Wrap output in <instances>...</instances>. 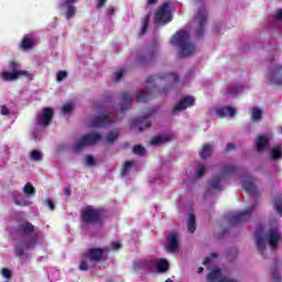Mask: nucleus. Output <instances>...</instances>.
Segmentation results:
<instances>
[{
    "label": "nucleus",
    "mask_w": 282,
    "mask_h": 282,
    "mask_svg": "<svg viewBox=\"0 0 282 282\" xmlns=\"http://www.w3.org/2000/svg\"><path fill=\"white\" fill-rule=\"evenodd\" d=\"M131 102H133V98L131 97V95H129V93H121V107L120 113H124V111H129V105H131Z\"/></svg>",
    "instance_id": "nucleus-22"
},
{
    "label": "nucleus",
    "mask_w": 282,
    "mask_h": 282,
    "mask_svg": "<svg viewBox=\"0 0 282 282\" xmlns=\"http://www.w3.org/2000/svg\"><path fill=\"white\" fill-rule=\"evenodd\" d=\"M122 76H124V69L118 70L116 73L115 83H119V80H122Z\"/></svg>",
    "instance_id": "nucleus-48"
},
{
    "label": "nucleus",
    "mask_w": 282,
    "mask_h": 282,
    "mask_svg": "<svg viewBox=\"0 0 282 282\" xmlns=\"http://www.w3.org/2000/svg\"><path fill=\"white\" fill-rule=\"evenodd\" d=\"M270 158H271V160H273L275 162H276V160H282V143L274 145L270 150Z\"/></svg>",
    "instance_id": "nucleus-28"
},
{
    "label": "nucleus",
    "mask_w": 282,
    "mask_h": 282,
    "mask_svg": "<svg viewBox=\"0 0 282 282\" xmlns=\"http://www.w3.org/2000/svg\"><path fill=\"white\" fill-rule=\"evenodd\" d=\"M218 254L217 253H212L213 259H217Z\"/></svg>",
    "instance_id": "nucleus-63"
},
{
    "label": "nucleus",
    "mask_w": 282,
    "mask_h": 282,
    "mask_svg": "<svg viewBox=\"0 0 282 282\" xmlns=\"http://www.w3.org/2000/svg\"><path fill=\"white\" fill-rule=\"evenodd\" d=\"M44 205L50 208V210H56V205L54 204V200L52 199H46L44 202Z\"/></svg>",
    "instance_id": "nucleus-46"
},
{
    "label": "nucleus",
    "mask_w": 282,
    "mask_h": 282,
    "mask_svg": "<svg viewBox=\"0 0 282 282\" xmlns=\"http://www.w3.org/2000/svg\"><path fill=\"white\" fill-rule=\"evenodd\" d=\"M269 85L274 87H282V66L276 65L270 68Z\"/></svg>",
    "instance_id": "nucleus-14"
},
{
    "label": "nucleus",
    "mask_w": 282,
    "mask_h": 282,
    "mask_svg": "<svg viewBox=\"0 0 282 282\" xmlns=\"http://www.w3.org/2000/svg\"><path fill=\"white\" fill-rule=\"evenodd\" d=\"M155 3H158V0H148L147 1L148 6H155Z\"/></svg>",
    "instance_id": "nucleus-60"
},
{
    "label": "nucleus",
    "mask_w": 282,
    "mask_h": 282,
    "mask_svg": "<svg viewBox=\"0 0 282 282\" xmlns=\"http://www.w3.org/2000/svg\"><path fill=\"white\" fill-rule=\"evenodd\" d=\"M187 230L188 232H195V230H197L195 214H189Z\"/></svg>",
    "instance_id": "nucleus-30"
},
{
    "label": "nucleus",
    "mask_w": 282,
    "mask_h": 282,
    "mask_svg": "<svg viewBox=\"0 0 282 282\" xmlns=\"http://www.w3.org/2000/svg\"><path fill=\"white\" fill-rule=\"evenodd\" d=\"M279 132L282 133V126L279 127Z\"/></svg>",
    "instance_id": "nucleus-64"
},
{
    "label": "nucleus",
    "mask_w": 282,
    "mask_h": 282,
    "mask_svg": "<svg viewBox=\"0 0 282 282\" xmlns=\"http://www.w3.org/2000/svg\"><path fill=\"white\" fill-rule=\"evenodd\" d=\"M173 21V15L171 11H169V2H164L154 15V23L156 25H166V23H171Z\"/></svg>",
    "instance_id": "nucleus-7"
},
{
    "label": "nucleus",
    "mask_w": 282,
    "mask_h": 282,
    "mask_svg": "<svg viewBox=\"0 0 282 282\" xmlns=\"http://www.w3.org/2000/svg\"><path fill=\"white\" fill-rule=\"evenodd\" d=\"M239 91H243V87L239 86V87L228 88L229 96H237V94H239Z\"/></svg>",
    "instance_id": "nucleus-40"
},
{
    "label": "nucleus",
    "mask_w": 282,
    "mask_h": 282,
    "mask_svg": "<svg viewBox=\"0 0 282 282\" xmlns=\"http://www.w3.org/2000/svg\"><path fill=\"white\" fill-rule=\"evenodd\" d=\"M216 113L219 118H226L227 116H229V118H235L237 110L232 107H225L216 109Z\"/></svg>",
    "instance_id": "nucleus-25"
},
{
    "label": "nucleus",
    "mask_w": 282,
    "mask_h": 282,
    "mask_svg": "<svg viewBox=\"0 0 282 282\" xmlns=\"http://www.w3.org/2000/svg\"><path fill=\"white\" fill-rule=\"evenodd\" d=\"M173 140L169 134L165 135H156L153 137L151 140L152 147H162L163 144H166Z\"/></svg>",
    "instance_id": "nucleus-26"
},
{
    "label": "nucleus",
    "mask_w": 282,
    "mask_h": 282,
    "mask_svg": "<svg viewBox=\"0 0 282 282\" xmlns=\"http://www.w3.org/2000/svg\"><path fill=\"white\" fill-rule=\"evenodd\" d=\"M107 14H108V17H113V14H116V8L109 7L107 9Z\"/></svg>",
    "instance_id": "nucleus-55"
},
{
    "label": "nucleus",
    "mask_w": 282,
    "mask_h": 282,
    "mask_svg": "<svg viewBox=\"0 0 282 282\" xmlns=\"http://www.w3.org/2000/svg\"><path fill=\"white\" fill-rule=\"evenodd\" d=\"M72 109H74L73 104H66L63 106V113H72Z\"/></svg>",
    "instance_id": "nucleus-47"
},
{
    "label": "nucleus",
    "mask_w": 282,
    "mask_h": 282,
    "mask_svg": "<svg viewBox=\"0 0 282 282\" xmlns=\"http://www.w3.org/2000/svg\"><path fill=\"white\" fill-rule=\"evenodd\" d=\"M199 155L202 158V160H208V158H210V155H213V145L206 143L203 145V149L199 152Z\"/></svg>",
    "instance_id": "nucleus-29"
},
{
    "label": "nucleus",
    "mask_w": 282,
    "mask_h": 282,
    "mask_svg": "<svg viewBox=\"0 0 282 282\" xmlns=\"http://www.w3.org/2000/svg\"><path fill=\"white\" fill-rule=\"evenodd\" d=\"M274 19H275L276 21H282V10H281V9H279V10L276 11V13H275V15H274Z\"/></svg>",
    "instance_id": "nucleus-56"
},
{
    "label": "nucleus",
    "mask_w": 282,
    "mask_h": 282,
    "mask_svg": "<svg viewBox=\"0 0 282 282\" xmlns=\"http://www.w3.org/2000/svg\"><path fill=\"white\" fill-rule=\"evenodd\" d=\"M158 272H167L169 271V261L166 259H161L156 263Z\"/></svg>",
    "instance_id": "nucleus-32"
},
{
    "label": "nucleus",
    "mask_w": 282,
    "mask_h": 282,
    "mask_svg": "<svg viewBox=\"0 0 282 282\" xmlns=\"http://www.w3.org/2000/svg\"><path fill=\"white\" fill-rule=\"evenodd\" d=\"M54 118V109L43 108L42 115L37 116L36 122L40 127H47Z\"/></svg>",
    "instance_id": "nucleus-16"
},
{
    "label": "nucleus",
    "mask_w": 282,
    "mask_h": 282,
    "mask_svg": "<svg viewBox=\"0 0 282 282\" xmlns=\"http://www.w3.org/2000/svg\"><path fill=\"white\" fill-rule=\"evenodd\" d=\"M111 248H112V250H120V248H122V245L118 241H113L111 243Z\"/></svg>",
    "instance_id": "nucleus-53"
},
{
    "label": "nucleus",
    "mask_w": 282,
    "mask_h": 282,
    "mask_svg": "<svg viewBox=\"0 0 282 282\" xmlns=\"http://www.w3.org/2000/svg\"><path fill=\"white\" fill-rule=\"evenodd\" d=\"M97 9L101 10V8H105V6L107 4V0H97Z\"/></svg>",
    "instance_id": "nucleus-54"
},
{
    "label": "nucleus",
    "mask_w": 282,
    "mask_h": 282,
    "mask_svg": "<svg viewBox=\"0 0 282 282\" xmlns=\"http://www.w3.org/2000/svg\"><path fill=\"white\" fill-rule=\"evenodd\" d=\"M15 205L17 206H28V202H21V200H19V199H15Z\"/></svg>",
    "instance_id": "nucleus-58"
},
{
    "label": "nucleus",
    "mask_w": 282,
    "mask_h": 282,
    "mask_svg": "<svg viewBox=\"0 0 282 282\" xmlns=\"http://www.w3.org/2000/svg\"><path fill=\"white\" fill-rule=\"evenodd\" d=\"M9 67L11 69V72H26V70H19V63L11 61L9 63Z\"/></svg>",
    "instance_id": "nucleus-44"
},
{
    "label": "nucleus",
    "mask_w": 282,
    "mask_h": 282,
    "mask_svg": "<svg viewBox=\"0 0 282 282\" xmlns=\"http://www.w3.org/2000/svg\"><path fill=\"white\" fill-rule=\"evenodd\" d=\"M133 268L134 270H142L144 268V261H135Z\"/></svg>",
    "instance_id": "nucleus-52"
},
{
    "label": "nucleus",
    "mask_w": 282,
    "mask_h": 282,
    "mask_svg": "<svg viewBox=\"0 0 282 282\" xmlns=\"http://www.w3.org/2000/svg\"><path fill=\"white\" fill-rule=\"evenodd\" d=\"M132 166H133L132 161H126L121 169V177H127V175L130 173Z\"/></svg>",
    "instance_id": "nucleus-34"
},
{
    "label": "nucleus",
    "mask_w": 282,
    "mask_h": 282,
    "mask_svg": "<svg viewBox=\"0 0 282 282\" xmlns=\"http://www.w3.org/2000/svg\"><path fill=\"white\" fill-rule=\"evenodd\" d=\"M79 270L87 272L89 270V264H87V261H80L79 262Z\"/></svg>",
    "instance_id": "nucleus-49"
},
{
    "label": "nucleus",
    "mask_w": 282,
    "mask_h": 282,
    "mask_svg": "<svg viewBox=\"0 0 282 282\" xmlns=\"http://www.w3.org/2000/svg\"><path fill=\"white\" fill-rule=\"evenodd\" d=\"M271 276H272L273 281L281 282V273H279V269L276 267H274L271 270Z\"/></svg>",
    "instance_id": "nucleus-39"
},
{
    "label": "nucleus",
    "mask_w": 282,
    "mask_h": 282,
    "mask_svg": "<svg viewBox=\"0 0 282 282\" xmlns=\"http://www.w3.org/2000/svg\"><path fill=\"white\" fill-rule=\"evenodd\" d=\"M109 124V116L107 115H100L95 117L91 121H90V127H105Z\"/></svg>",
    "instance_id": "nucleus-24"
},
{
    "label": "nucleus",
    "mask_w": 282,
    "mask_h": 282,
    "mask_svg": "<svg viewBox=\"0 0 282 282\" xmlns=\"http://www.w3.org/2000/svg\"><path fill=\"white\" fill-rule=\"evenodd\" d=\"M153 91H154L155 96H163V94L169 93V87L158 88L156 86H154L152 90H141L137 95V102H149V100H151V96H152Z\"/></svg>",
    "instance_id": "nucleus-9"
},
{
    "label": "nucleus",
    "mask_w": 282,
    "mask_h": 282,
    "mask_svg": "<svg viewBox=\"0 0 282 282\" xmlns=\"http://www.w3.org/2000/svg\"><path fill=\"white\" fill-rule=\"evenodd\" d=\"M23 192L25 193V195H29V196L34 195V193H36V188H34L32 186V183L29 182L24 185Z\"/></svg>",
    "instance_id": "nucleus-37"
},
{
    "label": "nucleus",
    "mask_w": 282,
    "mask_h": 282,
    "mask_svg": "<svg viewBox=\"0 0 282 282\" xmlns=\"http://www.w3.org/2000/svg\"><path fill=\"white\" fill-rule=\"evenodd\" d=\"M100 140H102V135L100 133H87L75 142L73 151L74 153H80L83 149L94 147V144H97Z\"/></svg>",
    "instance_id": "nucleus-5"
},
{
    "label": "nucleus",
    "mask_w": 282,
    "mask_h": 282,
    "mask_svg": "<svg viewBox=\"0 0 282 282\" xmlns=\"http://www.w3.org/2000/svg\"><path fill=\"white\" fill-rule=\"evenodd\" d=\"M151 21V13H148L144 18H143V25L141 28V32L140 35L143 36V34H147V31L149 30V23Z\"/></svg>",
    "instance_id": "nucleus-33"
},
{
    "label": "nucleus",
    "mask_w": 282,
    "mask_h": 282,
    "mask_svg": "<svg viewBox=\"0 0 282 282\" xmlns=\"http://www.w3.org/2000/svg\"><path fill=\"white\" fill-rule=\"evenodd\" d=\"M105 209L94 208L93 206H87L80 213V219L83 224H102Z\"/></svg>",
    "instance_id": "nucleus-4"
},
{
    "label": "nucleus",
    "mask_w": 282,
    "mask_h": 282,
    "mask_svg": "<svg viewBox=\"0 0 282 282\" xmlns=\"http://www.w3.org/2000/svg\"><path fill=\"white\" fill-rule=\"evenodd\" d=\"M0 113L1 116H10V109H8L6 106H0Z\"/></svg>",
    "instance_id": "nucleus-51"
},
{
    "label": "nucleus",
    "mask_w": 282,
    "mask_h": 282,
    "mask_svg": "<svg viewBox=\"0 0 282 282\" xmlns=\"http://www.w3.org/2000/svg\"><path fill=\"white\" fill-rule=\"evenodd\" d=\"M221 276V270L219 268H215L212 270V272L208 273L207 275V281L208 282H239L237 280L232 279H219Z\"/></svg>",
    "instance_id": "nucleus-19"
},
{
    "label": "nucleus",
    "mask_w": 282,
    "mask_h": 282,
    "mask_svg": "<svg viewBox=\"0 0 282 282\" xmlns=\"http://www.w3.org/2000/svg\"><path fill=\"white\" fill-rule=\"evenodd\" d=\"M171 45L178 48V58H188L195 54V44L191 43V33L177 31L170 40Z\"/></svg>",
    "instance_id": "nucleus-3"
},
{
    "label": "nucleus",
    "mask_w": 282,
    "mask_h": 282,
    "mask_svg": "<svg viewBox=\"0 0 282 282\" xmlns=\"http://www.w3.org/2000/svg\"><path fill=\"white\" fill-rule=\"evenodd\" d=\"M196 18L198 19L196 36L197 39H202V36H204V31L206 30V23L208 22V13L206 12V9H199Z\"/></svg>",
    "instance_id": "nucleus-13"
},
{
    "label": "nucleus",
    "mask_w": 282,
    "mask_h": 282,
    "mask_svg": "<svg viewBox=\"0 0 282 282\" xmlns=\"http://www.w3.org/2000/svg\"><path fill=\"white\" fill-rule=\"evenodd\" d=\"M65 195H66V197H72V188L66 187L65 188Z\"/></svg>",
    "instance_id": "nucleus-59"
},
{
    "label": "nucleus",
    "mask_w": 282,
    "mask_h": 282,
    "mask_svg": "<svg viewBox=\"0 0 282 282\" xmlns=\"http://www.w3.org/2000/svg\"><path fill=\"white\" fill-rule=\"evenodd\" d=\"M208 263H210V258H205L203 261V265H208Z\"/></svg>",
    "instance_id": "nucleus-61"
},
{
    "label": "nucleus",
    "mask_w": 282,
    "mask_h": 282,
    "mask_svg": "<svg viewBox=\"0 0 282 282\" xmlns=\"http://www.w3.org/2000/svg\"><path fill=\"white\" fill-rule=\"evenodd\" d=\"M1 274L4 276V279H12V271H10V269L3 268L1 270Z\"/></svg>",
    "instance_id": "nucleus-45"
},
{
    "label": "nucleus",
    "mask_w": 282,
    "mask_h": 282,
    "mask_svg": "<svg viewBox=\"0 0 282 282\" xmlns=\"http://www.w3.org/2000/svg\"><path fill=\"white\" fill-rule=\"evenodd\" d=\"M167 245L165 246L166 252H177L180 250V236L177 231H172L166 237Z\"/></svg>",
    "instance_id": "nucleus-15"
},
{
    "label": "nucleus",
    "mask_w": 282,
    "mask_h": 282,
    "mask_svg": "<svg viewBox=\"0 0 282 282\" xmlns=\"http://www.w3.org/2000/svg\"><path fill=\"white\" fill-rule=\"evenodd\" d=\"M274 208L280 217H282V197L279 196L274 199Z\"/></svg>",
    "instance_id": "nucleus-36"
},
{
    "label": "nucleus",
    "mask_w": 282,
    "mask_h": 282,
    "mask_svg": "<svg viewBox=\"0 0 282 282\" xmlns=\"http://www.w3.org/2000/svg\"><path fill=\"white\" fill-rule=\"evenodd\" d=\"M67 78V73L65 70H59L56 74L57 83H63V79Z\"/></svg>",
    "instance_id": "nucleus-42"
},
{
    "label": "nucleus",
    "mask_w": 282,
    "mask_h": 282,
    "mask_svg": "<svg viewBox=\"0 0 282 282\" xmlns=\"http://www.w3.org/2000/svg\"><path fill=\"white\" fill-rule=\"evenodd\" d=\"M262 118H263V110L254 107L252 109L251 120H253V122H260V120H262Z\"/></svg>",
    "instance_id": "nucleus-31"
},
{
    "label": "nucleus",
    "mask_w": 282,
    "mask_h": 282,
    "mask_svg": "<svg viewBox=\"0 0 282 282\" xmlns=\"http://www.w3.org/2000/svg\"><path fill=\"white\" fill-rule=\"evenodd\" d=\"M120 137L119 133H110L107 135V142L108 144H113V142H116V140H118V138Z\"/></svg>",
    "instance_id": "nucleus-41"
},
{
    "label": "nucleus",
    "mask_w": 282,
    "mask_h": 282,
    "mask_svg": "<svg viewBox=\"0 0 282 282\" xmlns=\"http://www.w3.org/2000/svg\"><path fill=\"white\" fill-rule=\"evenodd\" d=\"M105 252H107V249L90 248L84 253V257H85V259H88V261H90L93 263H100V261L107 260Z\"/></svg>",
    "instance_id": "nucleus-8"
},
{
    "label": "nucleus",
    "mask_w": 282,
    "mask_h": 282,
    "mask_svg": "<svg viewBox=\"0 0 282 282\" xmlns=\"http://www.w3.org/2000/svg\"><path fill=\"white\" fill-rule=\"evenodd\" d=\"M195 105V98L193 96H187L182 98L178 104L173 108V111H185L188 107Z\"/></svg>",
    "instance_id": "nucleus-17"
},
{
    "label": "nucleus",
    "mask_w": 282,
    "mask_h": 282,
    "mask_svg": "<svg viewBox=\"0 0 282 282\" xmlns=\"http://www.w3.org/2000/svg\"><path fill=\"white\" fill-rule=\"evenodd\" d=\"M206 166H202L198 171H197V173H196V177L198 178V180H200V177H204V173H206Z\"/></svg>",
    "instance_id": "nucleus-50"
},
{
    "label": "nucleus",
    "mask_w": 282,
    "mask_h": 282,
    "mask_svg": "<svg viewBox=\"0 0 282 282\" xmlns=\"http://www.w3.org/2000/svg\"><path fill=\"white\" fill-rule=\"evenodd\" d=\"M151 116H153V111L147 112L143 117L132 119L130 123L131 129H138L142 133L144 129L151 128V122L149 121Z\"/></svg>",
    "instance_id": "nucleus-10"
},
{
    "label": "nucleus",
    "mask_w": 282,
    "mask_h": 282,
    "mask_svg": "<svg viewBox=\"0 0 282 282\" xmlns=\"http://www.w3.org/2000/svg\"><path fill=\"white\" fill-rule=\"evenodd\" d=\"M242 188L250 193L252 197H259V189L257 188V185L252 182V178H248L242 181Z\"/></svg>",
    "instance_id": "nucleus-20"
},
{
    "label": "nucleus",
    "mask_w": 282,
    "mask_h": 282,
    "mask_svg": "<svg viewBox=\"0 0 282 282\" xmlns=\"http://www.w3.org/2000/svg\"><path fill=\"white\" fill-rule=\"evenodd\" d=\"M268 142H270V135L268 134H260L256 139V147L258 153H263L265 147H268Z\"/></svg>",
    "instance_id": "nucleus-21"
},
{
    "label": "nucleus",
    "mask_w": 282,
    "mask_h": 282,
    "mask_svg": "<svg viewBox=\"0 0 282 282\" xmlns=\"http://www.w3.org/2000/svg\"><path fill=\"white\" fill-rule=\"evenodd\" d=\"M132 153H134V155H144V153H147V149L143 145H134Z\"/></svg>",
    "instance_id": "nucleus-38"
},
{
    "label": "nucleus",
    "mask_w": 282,
    "mask_h": 282,
    "mask_svg": "<svg viewBox=\"0 0 282 282\" xmlns=\"http://www.w3.org/2000/svg\"><path fill=\"white\" fill-rule=\"evenodd\" d=\"M202 272H204V268L199 267L198 268V274H202Z\"/></svg>",
    "instance_id": "nucleus-62"
},
{
    "label": "nucleus",
    "mask_w": 282,
    "mask_h": 282,
    "mask_svg": "<svg viewBox=\"0 0 282 282\" xmlns=\"http://www.w3.org/2000/svg\"><path fill=\"white\" fill-rule=\"evenodd\" d=\"M21 76H30L28 72H3L2 78L3 80L10 82V80H17L18 78H21Z\"/></svg>",
    "instance_id": "nucleus-23"
},
{
    "label": "nucleus",
    "mask_w": 282,
    "mask_h": 282,
    "mask_svg": "<svg viewBox=\"0 0 282 282\" xmlns=\"http://www.w3.org/2000/svg\"><path fill=\"white\" fill-rule=\"evenodd\" d=\"M261 235H263V227H259L254 234L256 246L261 257H263V252H265V241L270 246L271 250H279V243L282 241V235L279 227L270 228L264 238Z\"/></svg>",
    "instance_id": "nucleus-2"
},
{
    "label": "nucleus",
    "mask_w": 282,
    "mask_h": 282,
    "mask_svg": "<svg viewBox=\"0 0 282 282\" xmlns=\"http://www.w3.org/2000/svg\"><path fill=\"white\" fill-rule=\"evenodd\" d=\"M163 80H167V83H170V85H175V83H177L180 80V77L177 76V74L169 73L165 75H150L147 78V83L149 85H151L153 83H162Z\"/></svg>",
    "instance_id": "nucleus-11"
},
{
    "label": "nucleus",
    "mask_w": 282,
    "mask_h": 282,
    "mask_svg": "<svg viewBox=\"0 0 282 282\" xmlns=\"http://www.w3.org/2000/svg\"><path fill=\"white\" fill-rule=\"evenodd\" d=\"M31 47H34V36L26 34L21 40V48L31 50Z\"/></svg>",
    "instance_id": "nucleus-27"
},
{
    "label": "nucleus",
    "mask_w": 282,
    "mask_h": 282,
    "mask_svg": "<svg viewBox=\"0 0 282 282\" xmlns=\"http://www.w3.org/2000/svg\"><path fill=\"white\" fill-rule=\"evenodd\" d=\"M30 158L34 162H40V160H43V153H41V151L37 150H32L30 153Z\"/></svg>",
    "instance_id": "nucleus-35"
},
{
    "label": "nucleus",
    "mask_w": 282,
    "mask_h": 282,
    "mask_svg": "<svg viewBox=\"0 0 282 282\" xmlns=\"http://www.w3.org/2000/svg\"><path fill=\"white\" fill-rule=\"evenodd\" d=\"M85 162L87 166H96V160L91 155H86Z\"/></svg>",
    "instance_id": "nucleus-43"
},
{
    "label": "nucleus",
    "mask_w": 282,
    "mask_h": 282,
    "mask_svg": "<svg viewBox=\"0 0 282 282\" xmlns=\"http://www.w3.org/2000/svg\"><path fill=\"white\" fill-rule=\"evenodd\" d=\"M237 149V145L235 143H227L226 151H235Z\"/></svg>",
    "instance_id": "nucleus-57"
},
{
    "label": "nucleus",
    "mask_w": 282,
    "mask_h": 282,
    "mask_svg": "<svg viewBox=\"0 0 282 282\" xmlns=\"http://www.w3.org/2000/svg\"><path fill=\"white\" fill-rule=\"evenodd\" d=\"M18 232L24 240L15 246L14 251L17 257H23V254H25V250L36 248L41 231H39V229H36L32 223L25 221L18 226Z\"/></svg>",
    "instance_id": "nucleus-1"
},
{
    "label": "nucleus",
    "mask_w": 282,
    "mask_h": 282,
    "mask_svg": "<svg viewBox=\"0 0 282 282\" xmlns=\"http://www.w3.org/2000/svg\"><path fill=\"white\" fill-rule=\"evenodd\" d=\"M75 2L76 0H65V1H62L61 4L58 6L61 10H63V8H66L65 17L67 20L72 19V17L76 14V7H74Z\"/></svg>",
    "instance_id": "nucleus-18"
},
{
    "label": "nucleus",
    "mask_w": 282,
    "mask_h": 282,
    "mask_svg": "<svg viewBox=\"0 0 282 282\" xmlns=\"http://www.w3.org/2000/svg\"><path fill=\"white\" fill-rule=\"evenodd\" d=\"M234 173H237V165L225 164L223 166V174L213 176V178L208 182L210 188H214L215 191H224V186H221L224 175H232Z\"/></svg>",
    "instance_id": "nucleus-6"
},
{
    "label": "nucleus",
    "mask_w": 282,
    "mask_h": 282,
    "mask_svg": "<svg viewBox=\"0 0 282 282\" xmlns=\"http://www.w3.org/2000/svg\"><path fill=\"white\" fill-rule=\"evenodd\" d=\"M252 213H254V206L249 207L248 209L238 213L230 217L231 226H237L239 224H243L249 221L250 217H252Z\"/></svg>",
    "instance_id": "nucleus-12"
}]
</instances>
